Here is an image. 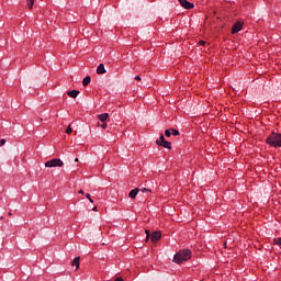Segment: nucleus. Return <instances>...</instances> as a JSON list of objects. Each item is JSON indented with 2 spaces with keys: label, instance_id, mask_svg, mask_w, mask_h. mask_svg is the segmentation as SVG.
Wrapping results in <instances>:
<instances>
[{
  "label": "nucleus",
  "instance_id": "obj_30",
  "mask_svg": "<svg viewBox=\"0 0 281 281\" xmlns=\"http://www.w3.org/2000/svg\"><path fill=\"white\" fill-rule=\"evenodd\" d=\"M9 216H12V213H11V212H9Z\"/></svg>",
  "mask_w": 281,
  "mask_h": 281
},
{
  "label": "nucleus",
  "instance_id": "obj_12",
  "mask_svg": "<svg viewBox=\"0 0 281 281\" xmlns=\"http://www.w3.org/2000/svg\"><path fill=\"white\" fill-rule=\"evenodd\" d=\"M166 142V137H164V134L160 135V137L156 140L157 146H161L162 143Z\"/></svg>",
  "mask_w": 281,
  "mask_h": 281
},
{
  "label": "nucleus",
  "instance_id": "obj_3",
  "mask_svg": "<svg viewBox=\"0 0 281 281\" xmlns=\"http://www.w3.org/2000/svg\"><path fill=\"white\" fill-rule=\"evenodd\" d=\"M64 162L60 158H54L45 162L46 168H63Z\"/></svg>",
  "mask_w": 281,
  "mask_h": 281
},
{
  "label": "nucleus",
  "instance_id": "obj_13",
  "mask_svg": "<svg viewBox=\"0 0 281 281\" xmlns=\"http://www.w3.org/2000/svg\"><path fill=\"white\" fill-rule=\"evenodd\" d=\"M160 146H162V148H168V150H170L172 148V143L165 140Z\"/></svg>",
  "mask_w": 281,
  "mask_h": 281
},
{
  "label": "nucleus",
  "instance_id": "obj_16",
  "mask_svg": "<svg viewBox=\"0 0 281 281\" xmlns=\"http://www.w3.org/2000/svg\"><path fill=\"white\" fill-rule=\"evenodd\" d=\"M171 130V135H173L175 137L179 136V131L175 130V128H170Z\"/></svg>",
  "mask_w": 281,
  "mask_h": 281
},
{
  "label": "nucleus",
  "instance_id": "obj_10",
  "mask_svg": "<svg viewBox=\"0 0 281 281\" xmlns=\"http://www.w3.org/2000/svg\"><path fill=\"white\" fill-rule=\"evenodd\" d=\"M98 120L102 123L106 122V120H109V113L99 114Z\"/></svg>",
  "mask_w": 281,
  "mask_h": 281
},
{
  "label": "nucleus",
  "instance_id": "obj_29",
  "mask_svg": "<svg viewBox=\"0 0 281 281\" xmlns=\"http://www.w3.org/2000/svg\"><path fill=\"white\" fill-rule=\"evenodd\" d=\"M79 194H85V191L83 190H79Z\"/></svg>",
  "mask_w": 281,
  "mask_h": 281
},
{
  "label": "nucleus",
  "instance_id": "obj_19",
  "mask_svg": "<svg viewBox=\"0 0 281 281\" xmlns=\"http://www.w3.org/2000/svg\"><path fill=\"white\" fill-rule=\"evenodd\" d=\"M170 135H172L171 130H166V131H165V136H166V137H170Z\"/></svg>",
  "mask_w": 281,
  "mask_h": 281
},
{
  "label": "nucleus",
  "instance_id": "obj_23",
  "mask_svg": "<svg viewBox=\"0 0 281 281\" xmlns=\"http://www.w3.org/2000/svg\"><path fill=\"white\" fill-rule=\"evenodd\" d=\"M4 144H5V139L2 138V139L0 140V146H4Z\"/></svg>",
  "mask_w": 281,
  "mask_h": 281
},
{
  "label": "nucleus",
  "instance_id": "obj_2",
  "mask_svg": "<svg viewBox=\"0 0 281 281\" xmlns=\"http://www.w3.org/2000/svg\"><path fill=\"white\" fill-rule=\"evenodd\" d=\"M190 258H192V251H190V249H183L175 255L173 262L181 265V262H186V260H190Z\"/></svg>",
  "mask_w": 281,
  "mask_h": 281
},
{
  "label": "nucleus",
  "instance_id": "obj_4",
  "mask_svg": "<svg viewBox=\"0 0 281 281\" xmlns=\"http://www.w3.org/2000/svg\"><path fill=\"white\" fill-rule=\"evenodd\" d=\"M180 5L182 8H184L186 10H192V8H194V4H192L190 1L188 0H178Z\"/></svg>",
  "mask_w": 281,
  "mask_h": 281
},
{
  "label": "nucleus",
  "instance_id": "obj_11",
  "mask_svg": "<svg viewBox=\"0 0 281 281\" xmlns=\"http://www.w3.org/2000/svg\"><path fill=\"white\" fill-rule=\"evenodd\" d=\"M68 95L69 98H78V95H80V91L78 90L68 91Z\"/></svg>",
  "mask_w": 281,
  "mask_h": 281
},
{
  "label": "nucleus",
  "instance_id": "obj_8",
  "mask_svg": "<svg viewBox=\"0 0 281 281\" xmlns=\"http://www.w3.org/2000/svg\"><path fill=\"white\" fill-rule=\"evenodd\" d=\"M71 267H76V269H80V257H76L72 262H71Z\"/></svg>",
  "mask_w": 281,
  "mask_h": 281
},
{
  "label": "nucleus",
  "instance_id": "obj_17",
  "mask_svg": "<svg viewBox=\"0 0 281 281\" xmlns=\"http://www.w3.org/2000/svg\"><path fill=\"white\" fill-rule=\"evenodd\" d=\"M67 135H71L74 133V130L71 128V125H69L66 130Z\"/></svg>",
  "mask_w": 281,
  "mask_h": 281
},
{
  "label": "nucleus",
  "instance_id": "obj_5",
  "mask_svg": "<svg viewBox=\"0 0 281 281\" xmlns=\"http://www.w3.org/2000/svg\"><path fill=\"white\" fill-rule=\"evenodd\" d=\"M243 30V24L240 22H237L233 25L232 34H238Z\"/></svg>",
  "mask_w": 281,
  "mask_h": 281
},
{
  "label": "nucleus",
  "instance_id": "obj_24",
  "mask_svg": "<svg viewBox=\"0 0 281 281\" xmlns=\"http://www.w3.org/2000/svg\"><path fill=\"white\" fill-rule=\"evenodd\" d=\"M114 281H124V279H122V277H117Z\"/></svg>",
  "mask_w": 281,
  "mask_h": 281
},
{
  "label": "nucleus",
  "instance_id": "obj_26",
  "mask_svg": "<svg viewBox=\"0 0 281 281\" xmlns=\"http://www.w3.org/2000/svg\"><path fill=\"white\" fill-rule=\"evenodd\" d=\"M134 79L139 81V80H142V77L136 76Z\"/></svg>",
  "mask_w": 281,
  "mask_h": 281
},
{
  "label": "nucleus",
  "instance_id": "obj_14",
  "mask_svg": "<svg viewBox=\"0 0 281 281\" xmlns=\"http://www.w3.org/2000/svg\"><path fill=\"white\" fill-rule=\"evenodd\" d=\"M90 82H91V77H89V76H87V77L83 78V80H82L83 87H87Z\"/></svg>",
  "mask_w": 281,
  "mask_h": 281
},
{
  "label": "nucleus",
  "instance_id": "obj_1",
  "mask_svg": "<svg viewBox=\"0 0 281 281\" xmlns=\"http://www.w3.org/2000/svg\"><path fill=\"white\" fill-rule=\"evenodd\" d=\"M266 144L272 148H281V134L272 132L267 138Z\"/></svg>",
  "mask_w": 281,
  "mask_h": 281
},
{
  "label": "nucleus",
  "instance_id": "obj_6",
  "mask_svg": "<svg viewBox=\"0 0 281 281\" xmlns=\"http://www.w3.org/2000/svg\"><path fill=\"white\" fill-rule=\"evenodd\" d=\"M161 238L160 232H154L150 236L151 243H157Z\"/></svg>",
  "mask_w": 281,
  "mask_h": 281
},
{
  "label": "nucleus",
  "instance_id": "obj_21",
  "mask_svg": "<svg viewBox=\"0 0 281 281\" xmlns=\"http://www.w3.org/2000/svg\"><path fill=\"white\" fill-rule=\"evenodd\" d=\"M86 198L90 201V203H93V199H91V194L87 193Z\"/></svg>",
  "mask_w": 281,
  "mask_h": 281
},
{
  "label": "nucleus",
  "instance_id": "obj_18",
  "mask_svg": "<svg viewBox=\"0 0 281 281\" xmlns=\"http://www.w3.org/2000/svg\"><path fill=\"white\" fill-rule=\"evenodd\" d=\"M274 245L281 246V237L274 238Z\"/></svg>",
  "mask_w": 281,
  "mask_h": 281
},
{
  "label": "nucleus",
  "instance_id": "obj_15",
  "mask_svg": "<svg viewBox=\"0 0 281 281\" xmlns=\"http://www.w3.org/2000/svg\"><path fill=\"white\" fill-rule=\"evenodd\" d=\"M29 10H32L34 8V0H26Z\"/></svg>",
  "mask_w": 281,
  "mask_h": 281
},
{
  "label": "nucleus",
  "instance_id": "obj_25",
  "mask_svg": "<svg viewBox=\"0 0 281 281\" xmlns=\"http://www.w3.org/2000/svg\"><path fill=\"white\" fill-rule=\"evenodd\" d=\"M101 128H106V122L102 123Z\"/></svg>",
  "mask_w": 281,
  "mask_h": 281
},
{
  "label": "nucleus",
  "instance_id": "obj_28",
  "mask_svg": "<svg viewBox=\"0 0 281 281\" xmlns=\"http://www.w3.org/2000/svg\"><path fill=\"white\" fill-rule=\"evenodd\" d=\"M200 45H205V41H200Z\"/></svg>",
  "mask_w": 281,
  "mask_h": 281
},
{
  "label": "nucleus",
  "instance_id": "obj_20",
  "mask_svg": "<svg viewBox=\"0 0 281 281\" xmlns=\"http://www.w3.org/2000/svg\"><path fill=\"white\" fill-rule=\"evenodd\" d=\"M145 234H146V240H148V238L153 236V234H150V231H145Z\"/></svg>",
  "mask_w": 281,
  "mask_h": 281
},
{
  "label": "nucleus",
  "instance_id": "obj_31",
  "mask_svg": "<svg viewBox=\"0 0 281 281\" xmlns=\"http://www.w3.org/2000/svg\"><path fill=\"white\" fill-rule=\"evenodd\" d=\"M75 161L78 162V158H76Z\"/></svg>",
  "mask_w": 281,
  "mask_h": 281
},
{
  "label": "nucleus",
  "instance_id": "obj_27",
  "mask_svg": "<svg viewBox=\"0 0 281 281\" xmlns=\"http://www.w3.org/2000/svg\"><path fill=\"white\" fill-rule=\"evenodd\" d=\"M92 212H98V206H94V207L92 209Z\"/></svg>",
  "mask_w": 281,
  "mask_h": 281
},
{
  "label": "nucleus",
  "instance_id": "obj_7",
  "mask_svg": "<svg viewBox=\"0 0 281 281\" xmlns=\"http://www.w3.org/2000/svg\"><path fill=\"white\" fill-rule=\"evenodd\" d=\"M137 194H139V188H136V189L132 190V191L128 193V196H130V199H136V198H137Z\"/></svg>",
  "mask_w": 281,
  "mask_h": 281
},
{
  "label": "nucleus",
  "instance_id": "obj_9",
  "mask_svg": "<svg viewBox=\"0 0 281 281\" xmlns=\"http://www.w3.org/2000/svg\"><path fill=\"white\" fill-rule=\"evenodd\" d=\"M97 74H99V75L106 74V69L104 68V64H100L98 66Z\"/></svg>",
  "mask_w": 281,
  "mask_h": 281
},
{
  "label": "nucleus",
  "instance_id": "obj_22",
  "mask_svg": "<svg viewBox=\"0 0 281 281\" xmlns=\"http://www.w3.org/2000/svg\"><path fill=\"white\" fill-rule=\"evenodd\" d=\"M140 192H153V191L149 189L143 188V189H140Z\"/></svg>",
  "mask_w": 281,
  "mask_h": 281
}]
</instances>
